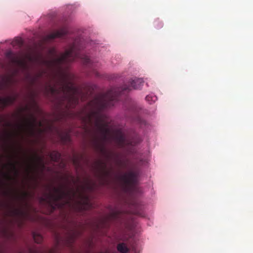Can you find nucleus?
<instances>
[{"label":"nucleus","instance_id":"obj_13","mask_svg":"<svg viewBox=\"0 0 253 253\" xmlns=\"http://www.w3.org/2000/svg\"><path fill=\"white\" fill-rule=\"evenodd\" d=\"M97 183L95 181L87 179L84 185L82 186L83 190L85 189L89 191H93L96 188Z\"/></svg>","mask_w":253,"mask_h":253},{"label":"nucleus","instance_id":"obj_25","mask_svg":"<svg viewBox=\"0 0 253 253\" xmlns=\"http://www.w3.org/2000/svg\"><path fill=\"white\" fill-rule=\"evenodd\" d=\"M8 65H6L3 61L0 60V69H6L8 67Z\"/></svg>","mask_w":253,"mask_h":253},{"label":"nucleus","instance_id":"obj_18","mask_svg":"<svg viewBox=\"0 0 253 253\" xmlns=\"http://www.w3.org/2000/svg\"><path fill=\"white\" fill-rule=\"evenodd\" d=\"M51 159L55 162H57L60 158V154L58 152L53 151L50 154Z\"/></svg>","mask_w":253,"mask_h":253},{"label":"nucleus","instance_id":"obj_9","mask_svg":"<svg viewBox=\"0 0 253 253\" xmlns=\"http://www.w3.org/2000/svg\"><path fill=\"white\" fill-rule=\"evenodd\" d=\"M93 168L95 177L101 184H103L108 174L106 164L101 160H97L93 164Z\"/></svg>","mask_w":253,"mask_h":253},{"label":"nucleus","instance_id":"obj_12","mask_svg":"<svg viewBox=\"0 0 253 253\" xmlns=\"http://www.w3.org/2000/svg\"><path fill=\"white\" fill-rule=\"evenodd\" d=\"M67 34V30L65 29L57 31L47 35L45 37L46 41L53 40L56 38H61Z\"/></svg>","mask_w":253,"mask_h":253},{"label":"nucleus","instance_id":"obj_14","mask_svg":"<svg viewBox=\"0 0 253 253\" xmlns=\"http://www.w3.org/2000/svg\"><path fill=\"white\" fill-rule=\"evenodd\" d=\"M12 195L15 200L21 202L29 196V193L27 192H23L21 195H19L16 193H12Z\"/></svg>","mask_w":253,"mask_h":253},{"label":"nucleus","instance_id":"obj_23","mask_svg":"<svg viewBox=\"0 0 253 253\" xmlns=\"http://www.w3.org/2000/svg\"><path fill=\"white\" fill-rule=\"evenodd\" d=\"M154 27L157 29H160V28H162L163 26V24L162 21H161L159 19H157L154 21Z\"/></svg>","mask_w":253,"mask_h":253},{"label":"nucleus","instance_id":"obj_29","mask_svg":"<svg viewBox=\"0 0 253 253\" xmlns=\"http://www.w3.org/2000/svg\"><path fill=\"white\" fill-rule=\"evenodd\" d=\"M42 76V73H40L38 75V77H41Z\"/></svg>","mask_w":253,"mask_h":253},{"label":"nucleus","instance_id":"obj_26","mask_svg":"<svg viewBox=\"0 0 253 253\" xmlns=\"http://www.w3.org/2000/svg\"><path fill=\"white\" fill-rule=\"evenodd\" d=\"M62 139L66 141H68L70 140V136L69 134H66V135L64 138H62Z\"/></svg>","mask_w":253,"mask_h":253},{"label":"nucleus","instance_id":"obj_16","mask_svg":"<svg viewBox=\"0 0 253 253\" xmlns=\"http://www.w3.org/2000/svg\"><path fill=\"white\" fill-rule=\"evenodd\" d=\"M13 215L14 216H24L25 212L20 209L14 208L11 211Z\"/></svg>","mask_w":253,"mask_h":253},{"label":"nucleus","instance_id":"obj_6","mask_svg":"<svg viewBox=\"0 0 253 253\" xmlns=\"http://www.w3.org/2000/svg\"><path fill=\"white\" fill-rule=\"evenodd\" d=\"M138 173L129 170L126 172H121L118 175V179L124 191L126 193L140 192L139 188L136 186Z\"/></svg>","mask_w":253,"mask_h":253},{"label":"nucleus","instance_id":"obj_4","mask_svg":"<svg viewBox=\"0 0 253 253\" xmlns=\"http://www.w3.org/2000/svg\"><path fill=\"white\" fill-rule=\"evenodd\" d=\"M111 137L112 142L114 140L118 147L123 150V152L116 154L112 148V165L113 163H115L121 170L128 169L130 161L127 158V154L131 152V147L139 143V141L122 131H118L115 134L112 127ZM113 170L112 166V175H113ZM112 183L113 177H112Z\"/></svg>","mask_w":253,"mask_h":253},{"label":"nucleus","instance_id":"obj_3","mask_svg":"<svg viewBox=\"0 0 253 253\" xmlns=\"http://www.w3.org/2000/svg\"><path fill=\"white\" fill-rule=\"evenodd\" d=\"M89 105L92 107V110L88 115L89 121L95 120L92 144L95 151L103 154L106 151V143L111 137V129L103 120L101 114L106 104L103 98L96 97L89 103Z\"/></svg>","mask_w":253,"mask_h":253},{"label":"nucleus","instance_id":"obj_7","mask_svg":"<svg viewBox=\"0 0 253 253\" xmlns=\"http://www.w3.org/2000/svg\"><path fill=\"white\" fill-rule=\"evenodd\" d=\"M143 84L144 81L142 79L134 78L126 80L117 90L114 91L112 87V106L115 96L117 97V100H119L122 95L126 94L132 89H141Z\"/></svg>","mask_w":253,"mask_h":253},{"label":"nucleus","instance_id":"obj_27","mask_svg":"<svg viewBox=\"0 0 253 253\" xmlns=\"http://www.w3.org/2000/svg\"><path fill=\"white\" fill-rule=\"evenodd\" d=\"M47 253H55L54 250H50L48 251Z\"/></svg>","mask_w":253,"mask_h":253},{"label":"nucleus","instance_id":"obj_19","mask_svg":"<svg viewBox=\"0 0 253 253\" xmlns=\"http://www.w3.org/2000/svg\"><path fill=\"white\" fill-rule=\"evenodd\" d=\"M33 238L35 242L38 244H40L41 243H42L43 239L41 235L36 232L33 233Z\"/></svg>","mask_w":253,"mask_h":253},{"label":"nucleus","instance_id":"obj_5","mask_svg":"<svg viewBox=\"0 0 253 253\" xmlns=\"http://www.w3.org/2000/svg\"><path fill=\"white\" fill-rule=\"evenodd\" d=\"M112 226L113 224L118 229L120 239L123 241L126 239V234L133 228V220L131 215L127 211H115L112 208Z\"/></svg>","mask_w":253,"mask_h":253},{"label":"nucleus","instance_id":"obj_28","mask_svg":"<svg viewBox=\"0 0 253 253\" xmlns=\"http://www.w3.org/2000/svg\"><path fill=\"white\" fill-rule=\"evenodd\" d=\"M74 164L75 165H79V164H78V162H77V161L76 160H74Z\"/></svg>","mask_w":253,"mask_h":253},{"label":"nucleus","instance_id":"obj_15","mask_svg":"<svg viewBox=\"0 0 253 253\" xmlns=\"http://www.w3.org/2000/svg\"><path fill=\"white\" fill-rule=\"evenodd\" d=\"M117 250L121 253H127L129 251V249L124 243H119L118 245Z\"/></svg>","mask_w":253,"mask_h":253},{"label":"nucleus","instance_id":"obj_20","mask_svg":"<svg viewBox=\"0 0 253 253\" xmlns=\"http://www.w3.org/2000/svg\"><path fill=\"white\" fill-rule=\"evenodd\" d=\"M133 206L136 209L133 211V213L136 215H140L141 207L139 206V202L137 201L133 203Z\"/></svg>","mask_w":253,"mask_h":253},{"label":"nucleus","instance_id":"obj_22","mask_svg":"<svg viewBox=\"0 0 253 253\" xmlns=\"http://www.w3.org/2000/svg\"><path fill=\"white\" fill-rule=\"evenodd\" d=\"M145 98L146 101H148L150 104L154 102L157 99V97L155 96H152L149 95L146 96Z\"/></svg>","mask_w":253,"mask_h":253},{"label":"nucleus","instance_id":"obj_1","mask_svg":"<svg viewBox=\"0 0 253 253\" xmlns=\"http://www.w3.org/2000/svg\"><path fill=\"white\" fill-rule=\"evenodd\" d=\"M76 58H81L86 66H91V61L88 56L77 51L74 45L60 56L44 61L48 67L55 69L58 72L54 85L50 83H46L45 86V93L56 98L62 96V101L64 102L61 103L66 104L65 107L67 109L74 108L79 103L81 93L72 83L70 74L63 70L62 65L72 62Z\"/></svg>","mask_w":253,"mask_h":253},{"label":"nucleus","instance_id":"obj_11","mask_svg":"<svg viewBox=\"0 0 253 253\" xmlns=\"http://www.w3.org/2000/svg\"><path fill=\"white\" fill-rule=\"evenodd\" d=\"M6 57L9 60V62L13 64L21 65L23 64L20 60L19 56L12 52L11 51H8L6 53Z\"/></svg>","mask_w":253,"mask_h":253},{"label":"nucleus","instance_id":"obj_8","mask_svg":"<svg viewBox=\"0 0 253 253\" xmlns=\"http://www.w3.org/2000/svg\"><path fill=\"white\" fill-rule=\"evenodd\" d=\"M16 154L14 156L8 155L7 158L9 160L8 163L2 164V168L0 169V172L2 178L7 182L15 179V177L12 176L11 173H13L15 177H17L19 174V170L17 168V165L20 164L18 161L15 160L14 158L17 157Z\"/></svg>","mask_w":253,"mask_h":253},{"label":"nucleus","instance_id":"obj_10","mask_svg":"<svg viewBox=\"0 0 253 253\" xmlns=\"http://www.w3.org/2000/svg\"><path fill=\"white\" fill-rule=\"evenodd\" d=\"M31 161L33 163L32 165H28V169L27 171L31 170L37 171L39 168L41 169L42 171H43L45 169V165L43 163V159L37 155H36L31 159Z\"/></svg>","mask_w":253,"mask_h":253},{"label":"nucleus","instance_id":"obj_17","mask_svg":"<svg viewBox=\"0 0 253 253\" xmlns=\"http://www.w3.org/2000/svg\"><path fill=\"white\" fill-rule=\"evenodd\" d=\"M80 234L81 233L80 231H79L75 230L72 231L71 235H70L69 239L70 242L71 243H73L76 240V239L78 237V236L80 235Z\"/></svg>","mask_w":253,"mask_h":253},{"label":"nucleus","instance_id":"obj_24","mask_svg":"<svg viewBox=\"0 0 253 253\" xmlns=\"http://www.w3.org/2000/svg\"><path fill=\"white\" fill-rule=\"evenodd\" d=\"M14 45H19V46L22 45V44L23 43L22 40L20 38L15 39L14 41Z\"/></svg>","mask_w":253,"mask_h":253},{"label":"nucleus","instance_id":"obj_2","mask_svg":"<svg viewBox=\"0 0 253 253\" xmlns=\"http://www.w3.org/2000/svg\"><path fill=\"white\" fill-rule=\"evenodd\" d=\"M52 190L53 191H50L46 195L47 198H41V201H47L49 204L53 203L60 208L76 205L79 211H86L91 207L88 196L79 188L75 190L62 186L60 188L54 187Z\"/></svg>","mask_w":253,"mask_h":253},{"label":"nucleus","instance_id":"obj_21","mask_svg":"<svg viewBox=\"0 0 253 253\" xmlns=\"http://www.w3.org/2000/svg\"><path fill=\"white\" fill-rule=\"evenodd\" d=\"M134 122L139 124L140 125H145L146 122L144 120L142 119L139 116H136L135 118H133Z\"/></svg>","mask_w":253,"mask_h":253}]
</instances>
